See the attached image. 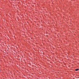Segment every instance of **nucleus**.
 Listing matches in <instances>:
<instances>
[{"mask_svg":"<svg viewBox=\"0 0 79 79\" xmlns=\"http://www.w3.org/2000/svg\"><path fill=\"white\" fill-rule=\"evenodd\" d=\"M78 70H79V69H75V71H77Z\"/></svg>","mask_w":79,"mask_h":79,"instance_id":"1","label":"nucleus"}]
</instances>
